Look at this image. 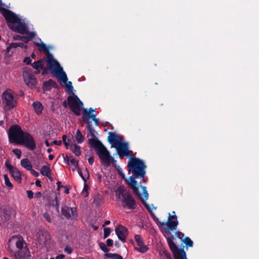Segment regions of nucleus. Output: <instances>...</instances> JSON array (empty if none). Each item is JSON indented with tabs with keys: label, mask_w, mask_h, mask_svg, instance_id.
<instances>
[{
	"label": "nucleus",
	"mask_w": 259,
	"mask_h": 259,
	"mask_svg": "<svg viewBox=\"0 0 259 259\" xmlns=\"http://www.w3.org/2000/svg\"><path fill=\"white\" fill-rule=\"evenodd\" d=\"M8 136L11 142L23 145L31 151L36 148V143L33 137L29 133L23 131L21 127L17 124L10 127Z\"/></svg>",
	"instance_id": "1"
},
{
	"label": "nucleus",
	"mask_w": 259,
	"mask_h": 259,
	"mask_svg": "<svg viewBox=\"0 0 259 259\" xmlns=\"http://www.w3.org/2000/svg\"><path fill=\"white\" fill-rule=\"evenodd\" d=\"M89 144L96 151L101 163L105 166L108 167L111 163L115 168L118 166L116 164V160L111 155L106 147L98 139H89Z\"/></svg>",
	"instance_id": "2"
},
{
	"label": "nucleus",
	"mask_w": 259,
	"mask_h": 259,
	"mask_svg": "<svg viewBox=\"0 0 259 259\" xmlns=\"http://www.w3.org/2000/svg\"><path fill=\"white\" fill-rule=\"evenodd\" d=\"M0 12L6 19L10 29L20 34H24L27 32L28 28L25 23L12 11L0 7Z\"/></svg>",
	"instance_id": "3"
},
{
	"label": "nucleus",
	"mask_w": 259,
	"mask_h": 259,
	"mask_svg": "<svg viewBox=\"0 0 259 259\" xmlns=\"http://www.w3.org/2000/svg\"><path fill=\"white\" fill-rule=\"evenodd\" d=\"M47 62L49 66L46 67L43 66V68H40L42 70L41 72L42 75L48 74L49 70H50L52 74L62 82H66L68 80L66 73L63 71V68L60 65L58 62L54 58L52 54H49Z\"/></svg>",
	"instance_id": "4"
},
{
	"label": "nucleus",
	"mask_w": 259,
	"mask_h": 259,
	"mask_svg": "<svg viewBox=\"0 0 259 259\" xmlns=\"http://www.w3.org/2000/svg\"><path fill=\"white\" fill-rule=\"evenodd\" d=\"M115 195L121 202L122 207L129 209H134L137 207L135 199L124 186H120L115 190Z\"/></svg>",
	"instance_id": "5"
},
{
	"label": "nucleus",
	"mask_w": 259,
	"mask_h": 259,
	"mask_svg": "<svg viewBox=\"0 0 259 259\" xmlns=\"http://www.w3.org/2000/svg\"><path fill=\"white\" fill-rule=\"evenodd\" d=\"M66 92L68 94H72L73 96H70L67 98L68 104L71 111L77 116L80 115L81 107L83 106V103L78 97L73 93V87L71 81H66Z\"/></svg>",
	"instance_id": "6"
},
{
	"label": "nucleus",
	"mask_w": 259,
	"mask_h": 259,
	"mask_svg": "<svg viewBox=\"0 0 259 259\" xmlns=\"http://www.w3.org/2000/svg\"><path fill=\"white\" fill-rule=\"evenodd\" d=\"M127 167L130 168L129 171H132L136 178H142L143 182H145L144 177L146 173V165L142 160L138 158L132 157L127 163Z\"/></svg>",
	"instance_id": "7"
},
{
	"label": "nucleus",
	"mask_w": 259,
	"mask_h": 259,
	"mask_svg": "<svg viewBox=\"0 0 259 259\" xmlns=\"http://www.w3.org/2000/svg\"><path fill=\"white\" fill-rule=\"evenodd\" d=\"M38 248L40 252L44 253L49 250L52 244L49 233L45 231H39L36 235Z\"/></svg>",
	"instance_id": "8"
},
{
	"label": "nucleus",
	"mask_w": 259,
	"mask_h": 259,
	"mask_svg": "<svg viewBox=\"0 0 259 259\" xmlns=\"http://www.w3.org/2000/svg\"><path fill=\"white\" fill-rule=\"evenodd\" d=\"M96 114H90V113H88L87 109H83L82 118L84 122L87 124L88 130L91 136L93 137L92 139H97L95 136V131L92 124V121L90 120L92 118L93 121L95 122V125L98 126L100 122L99 118H96Z\"/></svg>",
	"instance_id": "9"
},
{
	"label": "nucleus",
	"mask_w": 259,
	"mask_h": 259,
	"mask_svg": "<svg viewBox=\"0 0 259 259\" xmlns=\"http://www.w3.org/2000/svg\"><path fill=\"white\" fill-rule=\"evenodd\" d=\"M14 94V92L11 89H7L2 94V101L6 110H11L17 106V101Z\"/></svg>",
	"instance_id": "10"
},
{
	"label": "nucleus",
	"mask_w": 259,
	"mask_h": 259,
	"mask_svg": "<svg viewBox=\"0 0 259 259\" xmlns=\"http://www.w3.org/2000/svg\"><path fill=\"white\" fill-rule=\"evenodd\" d=\"M174 237L172 235L168 237L167 240L169 247L172 252L175 259H187L186 253L184 248H179L174 242Z\"/></svg>",
	"instance_id": "11"
},
{
	"label": "nucleus",
	"mask_w": 259,
	"mask_h": 259,
	"mask_svg": "<svg viewBox=\"0 0 259 259\" xmlns=\"http://www.w3.org/2000/svg\"><path fill=\"white\" fill-rule=\"evenodd\" d=\"M23 79L26 85L31 88H34L37 83L35 75L29 70H24L23 73Z\"/></svg>",
	"instance_id": "12"
},
{
	"label": "nucleus",
	"mask_w": 259,
	"mask_h": 259,
	"mask_svg": "<svg viewBox=\"0 0 259 259\" xmlns=\"http://www.w3.org/2000/svg\"><path fill=\"white\" fill-rule=\"evenodd\" d=\"M129 181L130 182H127L126 183L130 186L131 188L133 190L134 193L136 194L137 195H138L139 198H140V200L142 202V203L144 205V206L146 207L147 210H150V208L148 205L147 203H145L144 202V199L141 197V194L140 193L139 188L137 186V182L134 178L133 176H131L129 177Z\"/></svg>",
	"instance_id": "13"
},
{
	"label": "nucleus",
	"mask_w": 259,
	"mask_h": 259,
	"mask_svg": "<svg viewBox=\"0 0 259 259\" xmlns=\"http://www.w3.org/2000/svg\"><path fill=\"white\" fill-rule=\"evenodd\" d=\"M62 214L67 220L76 219L78 217L76 207H69L64 206L61 208Z\"/></svg>",
	"instance_id": "14"
},
{
	"label": "nucleus",
	"mask_w": 259,
	"mask_h": 259,
	"mask_svg": "<svg viewBox=\"0 0 259 259\" xmlns=\"http://www.w3.org/2000/svg\"><path fill=\"white\" fill-rule=\"evenodd\" d=\"M114 147L116 149L117 153L121 159L125 156L129 157L130 156L127 143L120 142L119 144H118Z\"/></svg>",
	"instance_id": "15"
},
{
	"label": "nucleus",
	"mask_w": 259,
	"mask_h": 259,
	"mask_svg": "<svg viewBox=\"0 0 259 259\" xmlns=\"http://www.w3.org/2000/svg\"><path fill=\"white\" fill-rule=\"evenodd\" d=\"M178 223V220H171L170 218H168L167 222L166 223L164 222H159L161 226H166L167 230L166 233L168 234H171V231L176 230L177 229Z\"/></svg>",
	"instance_id": "16"
},
{
	"label": "nucleus",
	"mask_w": 259,
	"mask_h": 259,
	"mask_svg": "<svg viewBox=\"0 0 259 259\" xmlns=\"http://www.w3.org/2000/svg\"><path fill=\"white\" fill-rule=\"evenodd\" d=\"M115 233L118 239L122 242H125L126 237L128 234L127 229L121 225H119L115 229Z\"/></svg>",
	"instance_id": "17"
},
{
	"label": "nucleus",
	"mask_w": 259,
	"mask_h": 259,
	"mask_svg": "<svg viewBox=\"0 0 259 259\" xmlns=\"http://www.w3.org/2000/svg\"><path fill=\"white\" fill-rule=\"evenodd\" d=\"M16 259H30L31 254L27 246H25L24 248L19 250L14 254Z\"/></svg>",
	"instance_id": "18"
},
{
	"label": "nucleus",
	"mask_w": 259,
	"mask_h": 259,
	"mask_svg": "<svg viewBox=\"0 0 259 259\" xmlns=\"http://www.w3.org/2000/svg\"><path fill=\"white\" fill-rule=\"evenodd\" d=\"M135 239L138 246V247H135V249L141 253H145L147 251L148 247L144 244L143 240L141 238L140 235H136Z\"/></svg>",
	"instance_id": "19"
},
{
	"label": "nucleus",
	"mask_w": 259,
	"mask_h": 259,
	"mask_svg": "<svg viewBox=\"0 0 259 259\" xmlns=\"http://www.w3.org/2000/svg\"><path fill=\"white\" fill-rule=\"evenodd\" d=\"M108 134V141L113 147H115L118 144H119L122 140V139L115 133L110 132Z\"/></svg>",
	"instance_id": "20"
},
{
	"label": "nucleus",
	"mask_w": 259,
	"mask_h": 259,
	"mask_svg": "<svg viewBox=\"0 0 259 259\" xmlns=\"http://www.w3.org/2000/svg\"><path fill=\"white\" fill-rule=\"evenodd\" d=\"M52 88H58V85L56 81H54L52 79H50L48 81L44 82L42 85V90L44 91H50Z\"/></svg>",
	"instance_id": "21"
},
{
	"label": "nucleus",
	"mask_w": 259,
	"mask_h": 259,
	"mask_svg": "<svg viewBox=\"0 0 259 259\" xmlns=\"http://www.w3.org/2000/svg\"><path fill=\"white\" fill-rule=\"evenodd\" d=\"M2 214L1 215V224H5L10 219L11 215L9 210L6 209H2Z\"/></svg>",
	"instance_id": "22"
},
{
	"label": "nucleus",
	"mask_w": 259,
	"mask_h": 259,
	"mask_svg": "<svg viewBox=\"0 0 259 259\" xmlns=\"http://www.w3.org/2000/svg\"><path fill=\"white\" fill-rule=\"evenodd\" d=\"M36 46L38 48V50L40 52H44L47 54V59H48L49 54H52L50 53L49 50L47 46L43 42H41L40 44L35 43Z\"/></svg>",
	"instance_id": "23"
},
{
	"label": "nucleus",
	"mask_w": 259,
	"mask_h": 259,
	"mask_svg": "<svg viewBox=\"0 0 259 259\" xmlns=\"http://www.w3.org/2000/svg\"><path fill=\"white\" fill-rule=\"evenodd\" d=\"M10 172L16 181L19 183L21 182V175L19 170L17 168L15 167Z\"/></svg>",
	"instance_id": "24"
},
{
	"label": "nucleus",
	"mask_w": 259,
	"mask_h": 259,
	"mask_svg": "<svg viewBox=\"0 0 259 259\" xmlns=\"http://www.w3.org/2000/svg\"><path fill=\"white\" fill-rule=\"evenodd\" d=\"M31 66L33 69L36 70L35 71V73L37 74L40 73L39 69L43 68V60H39L37 61L34 62L32 64H31Z\"/></svg>",
	"instance_id": "25"
},
{
	"label": "nucleus",
	"mask_w": 259,
	"mask_h": 259,
	"mask_svg": "<svg viewBox=\"0 0 259 259\" xmlns=\"http://www.w3.org/2000/svg\"><path fill=\"white\" fill-rule=\"evenodd\" d=\"M32 106L37 115H40L42 113V110L44 109V107L42 104L39 102H34L32 104Z\"/></svg>",
	"instance_id": "26"
},
{
	"label": "nucleus",
	"mask_w": 259,
	"mask_h": 259,
	"mask_svg": "<svg viewBox=\"0 0 259 259\" xmlns=\"http://www.w3.org/2000/svg\"><path fill=\"white\" fill-rule=\"evenodd\" d=\"M70 149L71 151L77 156H79L81 154L80 147L75 143H71L70 145Z\"/></svg>",
	"instance_id": "27"
},
{
	"label": "nucleus",
	"mask_w": 259,
	"mask_h": 259,
	"mask_svg": "<svg viewBox=\"0 0 259 259\" xmlns=\"http://www.w3.org/2000/svg\"><path fill=\"white\" fill-rule=\"evenodd\" d=\"M20 163L21 166L28 170H30L32 167V164L27 158L22 159Z\"/></svg>",
	"instance_id": "28"
},
{
	"label": "nucleus",
	"mask_w": 259,
	"mask_h": 259,
	"mask_svg": "<svg viewBox=\"0 0 259 259\" xmlns=\"http://www.w3.org/2000/svg\"><path fill=\"white\" fill-rule=\"evenodd\" d=\"M75 138L78 144H81L83 142L84 139V137L79 130L76 131Z\"/></svg>",
	"instance_id": "29"
},
{
	"label": "nucleus",
	"mask_w": 259,
	"mask_h": 259,
	"mask_svg": "<svg viewBox=\"0 0 259 259\" xmlns=\"http://www.w3.org/2000/svg\"><path fill=\"white\" fill-rule=\"evenodd\" d=\"M40 174L46 177H49L51 175V170L47 165H44L40 169Z\"/></svg>",
	"instance_id": "30"
},
{
	"label": "nucleus",
	"mask_w": 259,
	"mask_h": 259,
	"mask_svg": "<svg viewBox=\"0 0 259 259\" xmlns=\"http://www.w3.org/2000/svg\"><path fill=\"white\" fill-rule=\"evenodd\" d=\"M105 257H110L113 259H123L122 256L117 253H107L105 254Z\"/></svg>",
	"instance_id": "31"
},
{
	"label": "nucleus",
	"mask_w": 259,
	"mask_h": 259,
	"mask_svg": "<svg viewBox=\"0 0 259 259\" xmlns=\"http://www.w3.org/2000/svg\"><path fill=\"white\" fill-rule=\"evenodd\" d=\"M77 169L78 174L79 175V176H80L81 179L83 180L84 182V183L87 182V180L89 178V171H88V169L87 168L85 169V172H86L87 175V178L85 177V176H83L82 172H81V171L79 168H77Z\"/></svg>",
	"instance_id": "32"
},
{
	"label": "nucleus",
	"mask_w": 259,
	"mask_h": 259,
	"mask_svg": "<svg viewBox=\"0 0 259 259\" xmlns=\"http://www.w3.org/2000/svg\"><path fill=\"white\" fill-rule=\"evenodd\" d=\"M51 205L54 207H55L56 210L57 211H59V200L58 199V197L57 195L55 196V199L51 201Z\"/></svg>",
	"instance_id": "33"
},
{
	"label": "nucleus",
	"mask_w": 259,
	"mask_h": 259,
	"mask_svg": "<svg viewBox=\"0 0 259 259\" xmlns=\"http://www.w3.org/2000/svg\"><path fill=\"white\" fill-rule=\"evenodd\" d=\"M182 241L188 247H192L193 245V242L189 237H186L185 238H184Z\"/></svg>",
	"instance_id": "34"
},
{
	"label": "nucleus",
	"mask_w": 259,
	"mask_h": 259,
	"mask_svg": "<svg viewBox=\"0 0 259 259\" xmlns=\"http://www.w3.org/2000/svg\"><path fill=\"white\" fill-rule=\"evenodd\" d=\"M99 246L103 251H104L106 253H109L108 252L109 251V249L108 248L107 245L104 242H99Z\"/></svg>",
	"instance_id": "35"
},
{
	"label": "nucleus",
	"mask_w": 259,
	"mask_h": 259,
	"mask_svg": "<svg viewBox=\"0 0 259 259\" xmlns=\"http://www.w3.org/2000/svg\"><path fill=\"white\" fill-rule=\"evenodd\" d=\"M17 47H18V42H12L7 46L6 51L9 53L12 48L15 49Z\"/></svg>",
	"instance_id": "36"
},
{
	"label": "nucleus",
	"mask_w": 259,
	"mask_h": 259,
	"mask_svg": "<svg viewBox=\"0 0 259 259\" xmlns=\"http://www.w3.org/2000/svg\"><path fill=\"white\" fill-rule=\"evenodd\" d=\"M4 180L5 185L11 188L13 187L12 184L11 183L8 176L7 175H4Z\"/></svg>",
	"instance_id": "37"
},
{
	"label": "nucleus",
	"mask_w": 259,
	"mask_h": 259,
	"mask_svg": "<svg viewBox=\"0 0 259 259\" xmlns=\"http://www.w3.org/2000/svg\"><path fill=\"white\" fill-rule=\"evenodd\" d=\"M23 245L24 241L23 240H19L16 242V246L19 250H21L22 249L24 248Z\"/></svg>",
	"instance_id": "38"
},
{
	"label": "nucleus",
	"mask_w": 259,
	"mask_h": 259,
	"mask_svg": "<svg viewBox=\"0 0 259 259\" xmlns=\"http://www.w3.org/2000/svg\"><path fill=\"white\" fill-rule=\"evenodd\" d=\"M141 187L142 189L144 197L145 198V200L144 199V202L146 203L145 200H147L148 198V193L146 189V187L141 185Z\"/></svg>",
	"instance_id": "39"
},
{
	"label": "nucleus",
	"mask_w": 259,
	"mask_h": 259,
	"mask_svg": "<svg viewBox=\"0 0 259 259\" xmlns=\"http://www.w3.org/2000/svg\"><path fill=\"white\" fill-rule=\"evenodd\" d=\"M112 231V229L110 228H105L104 229V238H107Z\"/></svg>",
	"instance_id": "40"
},
{
	"label": "nucleus",
	"mask_w": 259,
	"mask_h": 259,
	"mask_svg": "<svg viewBox=\"0 0 259 259\" xmlns=\"http://www.w3.org/2000/svg\"><path fill=\"white\" fill-rule=\"evenodd\" d=\"M71 163L72 165H73L75 168H78V160H76L73 157L70 159L69 161V163Z\"/></svg>",
	"instance_id": "41"
},
{
	"label": "nucleus",
	"mask_w": 259,
	"mask_h": 259,
	"mask_svg": "<svg viewBox=\"0 0 259 259\" xmlns=\"http://www.w3.org/2000/svg\"><path fill=\"white\" fill-rule=\"evenodd\" d=\"M72 157L73 156L70 155L68 153L66 154L65 156L64 157V160L65 163L68 165H69V161Z\"/></svg>",
	"instance_id": "42"
},
{
	"label": "nucleus",
	"mask_w": 259,
	"mask_h": 259,
	"mask_svg": "<svg viewBox=\"0 0 259 259\" xmlns=\"http://www.w3.org/2000/svg\"><path fill=\"white\" fill-rule=\"evenodd\" d=\"M12 152L17 156L18 159H20L21 158L22 152L20 150L18 149H14L12 150Z\"/></svg>",
	"instance_id": "43"
},
{
	"label": "nucleus",
	"mask_w": 259,
	"mask_h": 259,
	"mask_svg": "<svg viewBox=\"0 0 259 259\" xmlns=\"http://www.w3.org/2000/svg\"><path fill=\"white\" fill-rule=\"evenodd\" d=\"M72 250V248L69 245H66L64 249V252L67 254H71Z\"/></svg>",
	"instance_id": "44"
},
{
	"label": "nucleus",
	"mask_w": 259,
	"mask_h": 259,
	"mask_svg": "<svg viewBox=\"0 0 259 259\" xmlns=\"http://www.w3.org/2000/svg\"><path fill=\"white\" fill-rule=\"evenodd\" d=\"M5 166L9 170V172H10L12 170H13L15 167H13L10 163L8 160H6L5 162Z\"/></svg>",
	"instance_id": "45"
},
{
	"label": "nucleus",
	"mask_w": 259,
	"mask_h": 259,
	"mask_svg": "<svg viewBox=\"0 0 259 259\" xmlns=\"http://www.w3.org/2000/svg\"><path fill=\"white\" fill-rule=\"evenodd\" d=\"M176 236L182 241L184 238V234L180 231H177L175 233Z\"/></svg>",
	"instance_id": "46"
},
{
	"label": "nucleus",
	"mask_w": 259,
	"mask_h": 259,
	"mask_svg": "<svg viewBox=\"0 0 259 259\" xmlns=\"http://www.w3.org/2000/svg\"><path fill=\"white\" fill-rule=\"evenodd\" d=\"M27 32L26 34H28L30 40L32 39L36 35V32L34 31H29L28 30H27Z\"/></svg>",
	"instance_id": "47"
},
{
	"label": "nucleus",
	"mask_w": 259,
	"mask_h": 259,
	"mask_svg": "<svg viewBox=\"0 0 259 259\" xmlns=\"http://www.w3.org/2000/svg\"><path fill=\"white\" fill-rule=\"evenodd\" d=\"M89 189L90 188H89V186L87 185H84L82 193L84 194V193L85 192V194L84 195V196L85 197H88V195H89V193H88V191L89 190Z\"/></svg>",
	"instance_id": "48"
},
{
	"label": "nucleus",
	"mask_w": 259,
	"mask_h": 259,
	"mask_svg": "<svg viewBox=\"0 0 259 259\" xmlns=\"http://www.w3.org/2000/svg\"><path fill=\"white\" fill-rule=\"evenodd\" d=\"M43 217L46 219V220L49 222V223H51V217L50 215H49V214L47 212H46L45 213L43 214Z\"/></svg>",
	"instance_id": "49"
},
{
	"label": "nucleus",
	"mask_w": 259,
	"mask_h": 259,
	"mask_svg": "<svg viewBox=\"0 0 259 259\" xmlns=\"http://www.w3.org/2000/svg\"><path fill=\"white\" fill-rule=\"evenodd\" d=\"M118 173V174L121 176V177L124 179V174L122 172V169L120 168V167L119 166H117L116 168H115Z\"/></svg>",
	"instance_id": "50"
},
{
	"label": "nucleus",
	"mask_w": 259,
	"mask_h": 259,
	"mask_svg": "<svg viewBox=\"0 0 259 259\" xmlns=\"http://www.w3.org/2000/svg\"><path fill=\"white\" fill-rule=\"evenodd\" d=\"M31 59L29 57H26L24 58L23 62L24 63H26L27 65H31Z\"/></svg>",
	"instance_id": "51"
},
{
	"label": "nucleus",
	"mask_w": 259,
	"mask_h": 259,
	"mask_svg": "<svg viewBox=\"0 0 259 259\" xmlns=\"http://www.w3.org/2000/svg\"><path fill=\"white\" fill-rule=\"evenodd\" d=\"M173 215H171L170 213H168V218H170L171 220H177V217L175 214V211H173L172 212Z\"/></svg>",
	"instance_id": "52"
},
{
	"label": "nucleus",
	"mask_w": 259,
	"mask_h": 259,
	"mask_svg": "<svg viewBox=\"0 0 259 259\" xmlns=\"http://www.w3.org/2000/svg\"><path fill=\"white\" fill-rule=\"evenodd\" d=\"M26 193L29 199H31L33 198L34 193L31 190H27Z\"/></svg>",
	"instance_id": "53"
},
{
	"label": "nucleus",
	"mask_w": 259,
	"mask_h": 259,
	"mask_svg": "<svg viewBox=\"0 0 259 259\" xmlns=\"http://www.w3.org/2000/svg\"><path fill=\"white\" fill-rule=\"evenodd\" d=\"M30 40L28 36H22L21 41L25 44H27Z\"/></svg>",
	"instance_id": "54"
},
{
	"label": "nucleus",
	"mask_w": 259,
	"mask_h": 259,
	"mask_svg": "<svg viewBox=\"0 0 259 259\" xmlns=\"http://www.w3.org/2000/svg\"><path fill=\"white\" fill-rule=\"evenodd\" d=\"M30 172L31 174V175L34 176V177H38L39 176V174L38 172L34 170V169H33L32 168H31L30 170Z\"/></svg>",
	"instance_id": "55"
},
{
	"label": "nucleus",
	"mask_w": 259,
	"mask_h": 259,
	"mask_svg": "<svg viewBox=\"0 0 259 259\" xmlns=\"http://www.w3.org/2000/svg\"><path fill=\"white\" fill-rule=\"evenodd\" d=\"M62 144V141L61 140H54L51 143V145H56L57 146H60Z\"/></svg>",
	"instance_id": "56"
},
{
	"label": "nucleus",
	"mask_w": 259,
	"mask_h": 259,
	"mask_svg": "<svg viewBox=\"0 0 259 259\" xmlns=\"http://www.w3.org/2000/svg\"><path fill=\"white\" fill-rule=\"evenodd\" d=\"M107 247H111L113 245V241L111 239H108L106 241Z\"/></svg>",
	"instance_id": "57"
},
{
	"label": "nucleus",
	"mask_w": 259,
	"mask_h": 259,
	"mask_svg": "<svg viewBox=\"0 0 259 259\" xmlns=\"http://www.w3.org/2000/svg\"><path fill=\"white\" fill-rule=\"evenodd\" d=\"M13 37L15 40H21L22 36L19 34H16L14 35Z\"/></svg>",
	"instance_id": "58"
},
{
	"label": "nucleus",
	"mask_w": 259,
	"mask_h": 259,
	"mask_svg": "<svg viewBox=\"0 0 259 259\" xmlns=\"http://www.w3.org/2000/svg\"><path fill=\"white\" fill-rule=\"evenodd\" d=\"M18 47L23 48L24 49H27L28 47L27 45H25L22 42L18 43Z\"/></svg>",
	"instance_id": "59"
},
{
	"label": "nucleus",
	"mask_w": 259,
	"mask_h": 259,
	"mask_svg": "<svg viewBox=\"0 0 259 259\" xmlns=\"http://www.w3.org/2000/svg\"><path fill=\"white\" fill-rule=\"evenodd\" d=\"M57 189L58 191H59L60 189L61 188L64 187V186L63 185H62L61 182L60 181H58L57 182Z\"/></svg>",
	"instance_id": "60"
},
{
	"label": "nucleus",
	"mask_w": 259,
	"mask_h": 259,
	"mask_svg": "<svg viewBox=\"0 0 259 259\" xmlns=\"http://www.w3.org/2000/svg\"><path fill=\"white\" fill-rule=\"evenodd\" d=\"M65 188V193L66 194H69V190L70 189V187L69 186H65L64 187Z\"/></svg>",
	"instance_id": "61"
},
{
	"label": "nucleus",
	"mask_w": 259,
	"mask_h": 259,
	"mask_svg": "<svg viewBox=\"0 0 259 259\" xmlns=\"http://www.w3.org/2000/svg\"><path fill=\"white\" fill-rule=\"evenodd\" d=\"M94 161V158L93 156L90 157L88 159V162L90 165H92Z\"/></svg>",
	"instance_id": "62"
},
{
	"label": "nucleus",
	"mask_w": 259,
	"mask_h": 259,
	"mask_svg": "<svg viewBox=\"0 0 259 259\" xmlns=\"http://www.w3.org/2000/svg\"><path fill=\"white\" fill-rule=\"evenodd\" d=\"M35 185L37 187H40L41 186V181L39 180H37L36 181H35Z\"/></svg>",
	"instance_id": "63"
},
{
	"label": "nucleus",
	"mask_w": 259,
	"mask_h": 259,
	"mask_svg": "<svg viewBox=\"0 0 259 259\" xmlns=\"http://www.w3.org/2000/svg\"><path fill=\"white\" fill-rule=\"evenodd\" d=\"M64 255L61 254L56 256L55 259H63L64 257Z\"/></svg>",
	"instance_id": "64"
}]
</instances>
